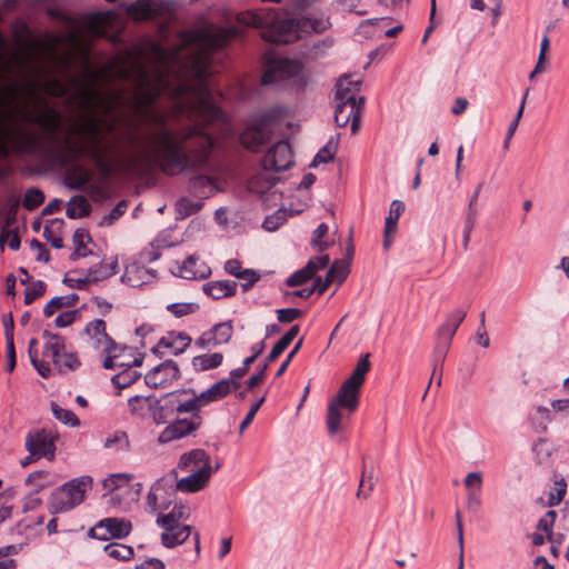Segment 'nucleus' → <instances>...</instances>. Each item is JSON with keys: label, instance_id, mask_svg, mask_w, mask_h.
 Instances as JSON below:
<instances>
[{"label": "nucleus", "instance_id": "obj_47", "mask_svg": "<svg viewBox=\"0 0 569 569\" xmlns=\"http://www.w3.org/2000/svg\"><path fill=\"white\" fill-rule=\"evenodd\" d=\"M77 300V295H72L69 297H54L44 306L43 315L46 317H51L58 309L64 306H73Z\"/></svg>", "mask_w": 569, "mask_h": 569}, {"label": "nucleus", "instance_id": "obj_5", "mask_svg": "<svg viewBox=\"0 0 569 569\" xmlns=\"http://www.w3.org/2000/svg\"><path fill=\"white\" fill-rule=\"evenodd\" d=\"M43 337L46 338V343L42 351V360L38 356L37 339H31L28 347L30 361L41 377L48 378L50 376V362L60 372L73 371L80 367L81 362L77 353L64 351V339L61 336L44 331Z\"/></svg>", "mask_w": 569, "mask_h": 569}, {"label": "nucleus", "instance_id": "obj_25", "mask_svg": "<svg viewBox=\"0 0 569 569\" xmlns=\"http://www.w3.org/2000/svg\"><path fill=\"white\" fill-rule=\"evenodd\" d=\"M467 312L462 309H456L448 313L445 322L437 330V339L452 341L455 333L466 319Z\"/></svg>", "mask_w": 569, "mask_h": 569}, {"label": "nucleus", "instance_id": "obj_10", "mask_svg": "<svg viewBox=\"0 0 569 569\" xmlns=\"http://www.w3.org/2000/svg\"><path fill=\"white\" fill-rule=\"evenodd\" d=\"M84 342L101 356L103 359V367L106 369H116L118 366L126 365L119 361L120 353H124L127 350L124 347L119 346L114 340L107 333V325L102 319H94L88 322L83 330Z\"/></svg>", "mask_w": 569, "mask_h": 569}, {"label": "nucleus", "instance_id": "obj_1", "mask_svg": "<svg viewBox=\"0 0 569 569\" xmlns=\"http://www.w3.org/2000/svg\"><path fill=\"white\" fill-rule=\"evenodd\" d=\"M242 32L240 26L214 24L188 30L183 41L197 48L193 56L181 60L158 49L152 76L137 63L130 108L156 129L144 137L141 152L126 159L130 172L142 174L156 166L174 176L209 168L214 141L208 129L226 122L210 90L211 52Z\"/></svg>", "mask_w": 569, "mask_h": 569}, {"label": "nucleus", "instance_id": "obj_33", "mask_svg": "<svg viewBox=\"0 0 569 569\" xmlns=\"http://www.w3.org/2000/svg\"><path fill=\"white\" fill-rule=\"evenodd\" d=\"M91 206L83 196H73L67 204V216L78 219L89 216Z\"/></svg>", "mask_w": 569, "mask_h": 569}, {"label": "nucleus", "instance_id": "obj_32", "mask_svg": "<svg viewBox=\"0 0 569 569\" xmlns=\"http://www.w3.org/2000/svg\"><path fill=\"white\" fill-rule=\"evenodd\" d=\"M57 477L47 470H38L31 472L26 479V485L30 486L36 493H39L44 488L56 485Z\"/></svg>", "mask_w": 569, "mask_h": 569}, {"label": "nucleus", "instance_id": "obj_35", "mask_svg": "<svg viewBox=\"0 0 569 569\" xmlns=\"http://www.w3.org/2000/svg\"><path fill=\"white\" fill-rule=\"evenodd\" d=\"M223 360L220 352L199 355L192 358V366L197 371H207L218 368Z\"/></svg>", "mask_w": 569, "mask_h": 569}, {"label": "nucleus", "instance_id": "obj_11", "mask_svg": "<svg viewBox=\"0 0 569 569\" xmlns=\"http://www.w3.org/2000/svg\"><path fill=\"white\" fill-rule=\"evenodd\" d=\"M90 477L74 478L57 488L49 498L51 513L67 512L82 503L86 492L91 488Z\"/></svg>", "mask_w": 569, "mask_h": 569}, {"label": "nucleus", "instance_id": "obj_6", "mask_svg": "<svg viewBox=\"0 0 569 569\" xmlns=\"http://www.w3.org/2000/svg\"><path fill=\"white\" fill-rule=\"evenodd\" d=\"M3 106L4 99L0 98V157L38 153L41 150L42 137L22 123L9 126L12 112H4Z\"/></svg>", "mask_w": 569, "mask_h": 569}, {"label": "nucleus", "instance_id": "obj_29", "mask_svg": "<svg viewBox=\"0 0 569 569\" xmlns=\"http://www.w3.org/2000/svg\"><path fill=\"white\" fill-rule=\"evenodd\" d=\"M203 465H211L210 457L202 449H193L183 453L179 460V468L192 472L201 469Z\"/></svg>", "mask_w": 569, "mask_h": 569}, {"label": "nucleus", "instance_id": "obj_28", "mask_svg": "<svg viewBox=\"0 0 569 569\" xmlns=\"http://www.w3.org/2000/svg\"><path fill=\"white\" fill-rule=\"evenodd\" d=\"M192 528L188 525L166 528L161 533V543L166 548H174L183 543L191 535Z\"/></svg>", "mask_w": 569, "mask_h": 569}, {"label": "nucleus", "instance_id": "obj_41", "mask_svg": "<svg viewBox=\"0 0 569 569\" xmlns=\"http://www.w3.org/2000/svg\"><path fill=\"white\" fill-rule=\"evenodd\" d=\"M103 550L108 557L116 560H129L133 556V549L130 546L118 542L108 543Z\"/></svg>", "mask_w": 569, "mask_h": 569}, {"label": "nucleus", "instance_id": "obj_60", "mask_svg": "<svg viewBox=\"0 0 569 569\" xmlns=\"http://www.w3.org/2000/svg\"><path fill=\"white\" fill-rule=\"evenodd\" d=\"M336 152V147L329 142L322 149L318 151L316 154L312 166H317L318 163H327L333 159Z\"/></svg>", "mask_w": 569, "mask_h": 569}, {"label": "nucleus", "instance_id": "obj_34", "mask_svg": "<svg viewBox=\"0 0 569 569\" xmlns=\"http://www.w3.org/2000/svg\"><path fill=\"white\" fill-rule=\"evenodd\" d=\"M117 260L111 262L101 261L99 264L88 270L87 274L89 281L98 282L113 276L117 272Z\"/></svg>", "mask_w": 569, "mask_h": 569}, {"label": "nucleus", "instance_id": "obj_27", "mask_svg": "<svg viewBox=\"0 0 569 569\" xmlns=\"http://www.w3.org/2000/svg\"><path fill=\"white\" fill-rule=\"evenodd\" d=\"M237 282L232 280L209 281L203 284V292L214 300L232 297L237 292Z\"/></svg>", "mask_w": 569, "mask_h": 569}, {"label": "nucleus", "instance_id": "obj_12", "mask_svg": "<svg viewBox=\"0 0 569 569\" xmlns=\"http://www.w3.org/2000/svg\"><path fill=\"white\" fill-rule=\"evenodd\" d=\"M177 488L171 478H160L150 488L147 496V507L150 512L167 510L176 495Z\"/></svg>", "mask_w": 569, "mask_h": 569}, {"label": "nucleus", "instance_id": "obj_36", "mask_svg": "<svg viewBox=\"0 0 569 569\" xmlns=\"http://www.w3.org/2000/svg\"><path fill=\"white\" fill-rule=\"evenodd\" d=\"M300 327L298 325L292 326L289 331L273 346L270 353L267 357V365L273 362L292 342V340L299 333Z\"/></svg>", "mask_w": 569, "mask_h": 569}, {"label": "nucleus", "instance_id": "obj_17", "mask_svg": "<svg viewBox=\"0 0 569 569\" xmlns=\"http://www.w3.org/2000/svg\"><path fill=\"white\" fill-rule=\"evenodd\" d=\"M180 377V370L176 361L164 360L153 367L144 376V382L148 387L158 389L171 386Z\"/></svg>", "mask_w": 569, "mask_h": 569}, {"label": "nucleus", "instance_id": "obj_16", "mask_svg": "<svg viewBox=\"0 0 569 569\" xmlns=\"http://www.w3.org/2000/svg\"><path fill=\"white\" fill-rule=\"evenodd\" d=\"M132 526L129 520L122 518H106L100 520L89 535L99 540H108L109 538L122 539L129 536Z\"/></svg>", "mask_w": 569, "mask_h": 569}, {"label": "nucleus", "instance_id": "obj_7", "mask_svg": "<svg viewBox=\"0 0 569 569\" xmlns=\"http://www.w3.org/2000/svg\"><path fill=\"white\" fill-rule=\"evenodd\" d=\"M361 80L352 76H343L337 82L335 121L338 127L351 123V132L356 134L360 126L363 98L359 96Z\"/></svg>", "mask_w": 569, "mask_h": 569}, {"label": "nucleus", "instance_id": "obj_19", "mask_svg": "<svg viewBox=\"0 0 569 569\" xmlns=\"http://www.w3.org/2000/svg\"><path fill=\"white\" fill-rule=\"evenodd\" d=\"M191 342V337L183 331H168L152 348V352L160 357L179 356L190 347Z\"/></svg>", "mask_w": 569, "mask_h": 569}, {"label": "nucleus", "instance_id": "obj_2", "mask_svg": "<svg viewBox=\"0 0 569 569\" xmlns=\"http://www.w3.org/2000/svg\"><path fill=\"white\" fill-rule=\"evenodd\" d=\"M71 83L78 87V90L69 97L71 102L78 103L79 108L88 111L89 114L81 118L80 127L74 129L77 133H84L89 141L87 144L72 142L69 138L63 140V146L51 150L50 157L53 162L60 167L68 166L82 157L89 158L99 169L109 170V156L113 147H103L100 138L101 120L94 114L97 108H103L107 112L112 110V103L93 88L80 86L79 81L71 78Z\"/></svg>", "mask_w": 569, "mask_h": 569}, {"label": "nucleus", "instance_id": "obj_15", "mask_svg": "<svg viewBox=\"0 0 569 569\" xmlns=\"http://www.w3.org/2000/svg\"><path fill=\"white\" fill-rule=\"evenodd\" d=\"M293 164L292 151L288 141L276 142L262 158L264 171H284Z\"/></svg>", "mask_w": 569, "mask_h": 569}, {"label": "nucleus", "instance_id": "obj_57", "mask_svg": "<svg viewBox=\"0 0 569 569\" xmlns=\"http://www.w3.org/2000/svg\"><path fill=\"white\" fill-rule=\"evenodd\" d=\"M557 518V512L553 510H549L537 525V529L546 533L547 539L551 540L552 537V528Z\"/></svg>", "mask_w": 569, "mask_h": 569}, {"label": "nucleus", "instance_id": "obj_61", "mask_svg": "<svg viewBox=\"0 0 569 569\" xmlns=\"http://www.w3.org/2000/svg\"><path fill=\"white\" fill-rule=\"evenodd\" d=\"M200 409H201V407H200L196 396L191 399L180 402L176 408L178 413L189 412V413H191V417H194L196 415H200Z\"/></svg>", "mask_w": 569, "mask_h": 569}, {"label": "nucleus", "instance_id": "obj_23", "mask_svg": "<svg viewBox=\"0 0 569 569\" xmlns=\"http://www.w3.org/2000/svg\"><path fill=\"white\" fill-rule=\"evenodd\" d=\"M190 190L199 198L212 197L221 190V181L212 176L199 174L190 180Z\"/></svg>", "mask_w": 569, "mask_h": 569}, {"label": "nucleus", "instance_id": "obj_14", "mask_svg": "<svg viewBox=\"0 0 569 569\" xmlns=\"http://www.w3.org/2000/svg\"><path fill=\"white\" fill-rule=\"evenodd\" d=\"M202 425V417L196 415L194 417L177 419L169 423L158 436V443L166 445L171 441L184 438L197 431Z\"/></svg>", "mask_w": 569, "mask_h": 569}, {"label": "nucleus", "instance_id": "obj_48", "mask_svg": "<svg viewBox=\"0 0 569 569\" xmlns=\"http://www.w3.org/2000/svg\"><path fill=\"white\" fill-rule=\"evenodd\" d=\"M349 274V262L346 260L336 261L330 267L327 276L330 278L333 282H337L338 284H341L346 278Z\"/></svg>", "mask_w": 569, "mask_h": 569}, {"label": "nucleus", "instance_id": "obj_56", "mask_svg": "<svg viewBox=\"0 0 569 569\" xmlns=\"http://www.w3.org/2000/svg\"><path fill=\"white\" fill-rule=\"evenodd\" d=\"M44 291H46V284L43 281H41V280L33 281L26 289L24 303L26 305L32 303L36 299L41 297L44 293Z\"/></svg>", "mask_w": 569, "mask_h": 569}, {"label": "nucleus", "instance_id": "obj_8", "mask_svg": "<svg viewBox=\"0 0 569 569\" xmlns=\"http://www.w3.org/2000/svg\"><path fill=\"white\" fill-rule=\"evenodd\" d=\"M283 116L284 110L281 107H272L257 116L241 132V144L252 152L259 151L270 142L274 128L280 124Z\"/></svg>", "mask_w": 569, "mask_h": 569}, {"label": "nucleus", "instance_id": "obj_37", "mask_svg": "<svg viewBox=\"0 0 569 569\" xmlns=\"http://www.w3.org/2000/svg\"><path fill=\"white\" fill-rule=\"evenodd\" d=\"M302 32L321 33L330 27L329 18L325 16H311L300 19Z\"/></svg>", "mask_w": 569, "mask_h": 569}, {"label": "nucleus", "instance_id": "obj_64", "mask_svg": "<svg viewBox=\"0 0 569 569\" xmlns=\"http://www.w3.org/2000/svg\"><path fill=\"white\" fill-rule=\"evenodd\" d=\"M77 316L78 312L76 310L61 312L56 317L54 323L58 328H66L76 321Z\"/></svg>", "mask_w": 569, "mask_h": 569}, {"label": "nucleus", "instance_id": "obj_62", "mask_svg": "<svg viewBox=\"0 0 569 569\" xmlns=\"http://www.w3.org/2000/svg\"><path fill=\"white\" fill-rule=\"evenodd\" d=\"M302 317V311L296 308H287L277 310V319L279 322L289 323Z\"/></svg>", "mask_w": 569, "mask_h": 569}, {"label": "nucleus", "instance_id": "obj_44", "mask_svg": "<svg viewBox=\"0 0 569 569\" xmlns=\"http://www.w3.org/2000/svg\"><path fill=\"white\" fill-rule=\"evenodd\" d=\"M238 387V381L233 379H222L212 385L209 389L212 392L214 399L218 401L229 395L232 390H236Z\"/></svg>", "mask_w": 569, "mask_h": 569}, {"label": "nucleus", "instance_id": "obj_21", "mask_svg": "<svg viewBox=\"0 0 569 569\" xmlns=\"http://www.w3.org/2000/svg\"><path fill=\"white\" fill-rule=\"evenodd\" d=\"M157 279V271L146 268L139 262H130L126 266L121 281L133 288H140L152 283Z\"/></svg>", "mask_w": 569, "mask_h": 569}, {"label": "nucleus", "instance_id": "obj_59", "mask_svg": "<svg viewBox=\"0 0 569 569\" xmlns=\"http://www.w3.org/2000/svg\"><path fill=\"white\" fill-rule=\"evenodd\" d=\"M328 233V226L322 222L320 223L313 232L312 244L318 250L323 251L329 248V243L327 241H322V238Z\"/></svg>", "mask_w": 569, "mask_h": 569}, {"label": "nucleus", "instance_id": "obj_54", "mask_svg": "<svg viewBox=\"0 0 569 569\" xmlns=\"http://www.w3.org/2000/svg\"><path fill=\"white\" fill-rule=\"evenodd\" d=\"M482 483H483L482 473L479 471L469 472L463 480V485L467 490V493H471V492L481 493Z\"/></svg>", "mask_w": 569, "mask_h": 569}, {"label": "nucleus", "instance_id": "obj_31", "mask_svg": "<svg viewBox=\"0 0 569 569\" xmlns=\"http://www.w3.org/2000/svg\"><path fill=\"white\" fill-rule=\"evenodd\" d=\"M156 400L151 396H133L128 399V408L132 416L143 418L153 408Z\"/></svg>", "mask_w": 569, "mask_h": 569}, {"label": "nucleus", "instance_id": "obj_42", "mask_svg": "<svg viewBox=\"0 0 569 569\" xmlns=\"http://www.w3.org/2000/svg\"><path fill=\"white\" fill-rule=\"evenodd\" d=\"M450 345V341L446 342V340L437 339V343L433 349V371L431 375V380L437 375L438 369L442 368V363L447 357Z\"/></svg>", "mask_w": 569, "mask_h": 569}, {"label": "nucleus", "instance_id": "obj_52", "mask_svg": "<svg viewBox=\"0 0 569 569\" xmlns=\"http://www.w3.org/2000/svg\"><path fill=\"white\" fill-rule=\"evenodd\" d=\"M44 201V193L38 188H29L23 198V207L27 210H34Z\"/></svg>", "mask_w": 569, "mask_h": 569}, {"label": "nucleus", "instance_id": "obj_13", "mask_svg": "<svg viewBox=\"0 0 569 569\" xmlns=\"http://www.w3.org/2000/svg\"><path fill=\"white\" fill-rule=\"evenodd\" d=\"M172 3L169 0H137L127 8V14L136 21H144L170 14Z\"/></svg>", "mask_w": 569, "mask_h": 569}, {"label": "nucleus", "instance_id": "obj_22", "mask_svg": "<svg viewBox=\"0 0 569 569\" xmlns=\"http://www.w3.org/2000/svg\"><path fill=\"white\" fill-rule=\"evenodd\" d=\"M218 468L219 465H217L214 468H212L211 465H203L201 469H197L190 472L188 477H184L174 482V486L177 490L182 492H197L207 485L212 472Z\"/></svg>", "mask_w": 569, "mask_h": 569}, {"label": "nucleus", "instance_id": "obj_58", "mask_svg": "<svg viewBox=\"0 0 569 569\" xmlns=\"http://www.w3.org/2000/svg\"><path fill=\"white\" fill-rule=\"evenodd\" d=\"M313 277V274L309 271L307 267H303L302 269L293 272L287 280L286 283L289 287H296L300 286L308 280H310Z\"/></svg>", "mask_w": 569, "mask_h": 569}, {"label": "nucleus", "instance_id": "obj_63", "mask_svg": "<svg viewBox=\"0 0 569 569\" xmlns=\"http://www.w3.org/2000/svg\"><path fill=\"white\" fill-rule=\"evenodd\" d=\"M237 278L244 281L241 287L246 292L260 279V274L252 269H246L241 276Z\"/></svg>", "mask_w": 569, "mask_h": 569}, {"label": "nucleus", "instance_id": "obj_39", "mask_svg": "<svg viewBox=\"0 0 569 569\" xmlns=\"http://www.w3.org/2000/svg\"><path fill=\"white\" fill-rule=\"evenodd\" d=\"M210 331L217 346L228 343L233 333L232 322L226 321L217 323L210 329Z\"/></svg>", "mask_w": 569, "mask_h": 569}, {"label": "nucleus", "instance_id": "obj_46", "mask_svg": "<svg viewBox=\"0 0 569 569\" xmlns=\"http://www.w3.org/2000/svg\"><path fill=\"white\" fill-rule=\"evenodd\" d=\"M51 410L54 418L62 423L70 427H78L80 425L79 418L69 409H64L57 403H51Z\"/></svg>", "mask_w": 569, "mask_h": 569}, {"label": "nucleus", "instance_id": "obj_24", "mask_svg": "<svg viewBox=\"0 0 569 569\" xmlns=\"http://www.w3.org/2000/svg\"><path fill=\"white\" fill-rule=\"evenodd\" d=\"M211 273V269L199 257L190 256L179 267V277L188 280L203 279Z\"/></svg>", "mask_w": 569, "mask_h": 569}, {"label": "nucleus", "instance_id": "obj_26", "mask_svg": "<svg viewBox=\"0 0 569 569\" xmlns=\"http://www.w3.org/2000/svg\"><path fill=\"white\" fill-rule=\"evenodd\" d=\"M126 363L118 366L117 368H123V370L112 377L113 385L120 389L129 387L140 378L141 375L136 368L142 365V357H134L131 362Z\"/></svg>", "mask_w": 569, "mask_h": 569}, {"label": "nucleus", "instance_id": "obj_3", "mask_svg": "<svg viewBox=\"0 0 569 569\" xmlns=\"http://www.w3.org/2000/svg\"><path fill=\"white\" fill-rule=\"evenodd\" d=\"M370 370L369 353L360 357L351 376L341 385L336 397L328 405L327 428L330 435L341 429L343 410L353 413L359 406L360 388Z\"/></svg>", "mask_w": 569, "mask_h": 569}, {"label": "nucleus", "instance_id": "obj_40", "mask_svg": "<svg viewBox=\"0 0 569 569\" xmlns=\"http://www.w3.org/2000/svg\"><path fill=\"white\" fill-rule=\"evenodd\" d=\"M567 493V482L563 478H556L553 485L548 493V507L558 506Z\"/></svg>", "mask_w": 569, "mask_h": 569}, {"label": "nucleus", "instance_id": "obj_55", "mask_svg": "<svg viewBox=\"0 0 569 569\" xmlns=\"http://www.w3.org/2000/svg\"><path fill=\"white\" fill-rule=\"evenodd\" d=\"M20 237L17 231L3 228L0 233V246L3 248L4 244L11 250H18L20 248Z\"/></svg>", "mask_w": 569, "mask_h": 569}, {"label": "nucleus", "instance_id": "obj_49", "mask_svg": "<svg viewBox=\"0 0 569 569\" xmlns=\"http://www.w3.org/2000/svg\"><path fill=\"white\" fill-rule=\"evenodd\" d=\"M44 91L51 97L63 98L70 93V88L59 79H50L44 83Z\"/></svg>", "mask_w": 569, "mask_h": 569}, {"label": "nucleus", "instance_id": "obj_53", "mask_svg": "<svg viewBox=\"0 0 569 569\" xmlns=\"http://www.w3.org/2000/svg\"><path fill=\"white\" fill-rule=\"evenodd\" d=\"M199 306L193 302H176L167 306V310L174 317L181 318L194 313Z\"/></svg>", "mask_w": 569, "mask_h": 569}, {"label": "nucleus", "instance_id": "obj_4", "mask_svg": "<svg viewBox=\"0 0 569 569\" xmlns=\"http://www.w3.org/2000/svg\"><path fill=\"white\" fill-rule=\"evenodd\" d=\"M237 22L243 27L264 29L262 38L272 43L293 42L301 31L300 19H280L279 12L274 9L240 12L237 16Z\"/></svg>", "mask_w": 569, "mask_h": 569}, {"label": "nucleus", "instance_id": "obj_50", "mask_svg": "<svg viewBox=\"0 0 569 569\" xmlns=\"http://www.w3.org/2000/svg\"><path fill=\"white\" fill-rule=\"evenodd\" d=\"M202 208L201 201H192L188 198H181L176 203V210L182 218L189 217L198 212Z\"/></svg>", "mask_w": 569, "mask_h": 569}, {"label": "nucleus", "instance_id": "obj_9", "mask_svg": "<svg viewBox=\"0 0 569 569\" xmlns=\"http://www.w3.org/2000/svg\"><path fill=\"white\" fill-rule=\"evenodd\" d=\"M261 82L301 90L307 86L308 77L298 60L269 59L264 63Z\"/></svg>", "mask_w": 569, "mask_h": 569}, {"label": "nucleus", "instance_id": "obj_43", "mask_svg": "<svg viewBox=\"0 0 569 569\" xmlns=\"http://www.w3.org/2000/svg\"><path fill=\"white\" fill-rule=\"evenodd\" d=\"M238 387V381L233 379H222L212 385L209 389L212 392L214 399L218 401L229 395L232 390H236Z\"/></svg>", "mask_w": 569, "mask_h": 569}, {"label": "nucleus", "instance_id": "obj_30", "mask_svg": "<svg viewBox=\"0 0 569 569\" xmlns=\"http://www.w3.org/2000/svg\"><path fill=\"white\" fill-rule=\"evenodd\" d=\"M189 518V510L183 505H174L168 513L159 512L157 517V525L164 530L166 528H173V526H180L181 520Z\"/></svg>", "mask_w": 569, "mask_h": 569}, {"label": "nucleus", "instance_id": "obj_45", "mask_svg": "<svg viewBox=\"0 0 569 569\" xmlns=\"http://www.w3.org/2000/svg\"><path fill=\"white\" fill-rule=\"evenodd\" d=\"M103 447L113 450H126L129 447V439L124 431L117 430L109 435L103 442Z\"/></svg>", "mask_w": 569, "mask_h": 569}, {"label": "nucleus", "instance_id": "obj_18", "mask_svg": "<svg viewBox=\"0 0 569 569\" xmlns=\"http://www.w3.org/2000/svg\"><path fill=\"white\" fill-rule=\"evenodd\" d=\"M24 446L31 457H46L49 460L54 458V437L44 429L30 431L26 437Z\"/></svg>", "mask_w": 569, "mask_h": 569}, {"label": "nucleus", "instance_id": "obj_51", "mask_svg": "<svg viewBox=\"0 0 569 569\" xmlns=\"http://www.w3.org/2000/svg\"><path fill=\"white\" fill-rule=\"evenodd\" d=\"M89 179V173L86 170L76 168L66 178V186L70 189H81L86 183H88Z\"/></svg>", "mask_w": 569, "mask_h": 569}, {"label": "nucleus", "instance_id": "obj_20", "mask_svg": "<svg viewBox=\"0 0 569 569\" xmlns=\"http://www.w3.org/2000/svg\"><path fill=\"white\" fill-rule=\"evenodd\" d=\"M22 119L24 122L34 123L41 127L49 139H56L61 128V116L52 108L44 109L38 116L24 113Z\"/></svg>", "mask_w": 569, "mask_h": 569}, {"label": "nucleus", "instance_id": "obj_38", "mask_svg": "<svg viewBox=\"0 0 569 569\" xmlns=\"http://www.w3.org/2000/svg\"><path fill=\"white\" fill-rule=\"evenodd\" d=\"M405 211V203L400 200H393L390 204L389 213L386 218V233H396L398 221Z\"/></svg>", "mask_w": 569, "mask_h": 569}]
</instances>
